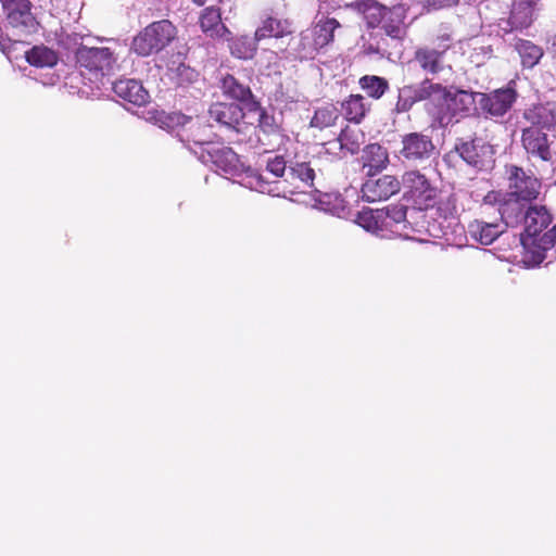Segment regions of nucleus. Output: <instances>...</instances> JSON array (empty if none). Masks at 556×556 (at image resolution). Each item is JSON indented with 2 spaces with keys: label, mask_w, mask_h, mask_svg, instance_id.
<instances>
[{
  "label": "nucleus",
  "mask_w": 556,
  "mask_h": 556,
  "mask_svg": "<svg viewBox=\"0 0 556 556\" xmlns=\"http://www.w3.org/2000/svg\"><path fill=\"white\" fill-rule=\"evenodd\" d=\"M455 153L477 172L489 170L494 164L493 146L483 138L457 139Z\"/></svg>",
  "instance_id": "9d476101"
},
{
  "label": "nucleus",
  "mask_w": 556,
  "mask_h": 556,
  "mask_svg": "<svg viewBox=\"0 0 556 556\" xmlns=\"http://www.w3.org/2000/svg\"><path fill=\"white\" fill-rule=\"evenodd\" d=\"M545 205L532 204L522 223L520 243L523 248L522 263L527 268L540 266L546 258V253L556 243V223Z\"/></svg>",
  "instance_id": "7ed1b4c3"
},
{
  "label": "nucleus",
  "mask_w": 556,
  "mask_h": 556,
  "mask_svg": "<svg viewBox=\"0 0 556 556\" xmlns=\"http://www.w3.org/2000/svg\"><path fill=\"white\" fill-rule=\"evenodd\" d=\"M555 185H556V180H555Z\"/></svg>",
  "instance_id": "3c124183"
},
{
  "label": "nucleus",
  "mask_w": 556,
  "mask_h": 556,
  "mask_svg": "<svg viewBox=\"0 0 556 556\" xmlns=\"http://www.w3.org/2000/svg\"><path fill=\"white\" fill-rule=\"evenodd\" d=\"M200 26L202 31L212 38H223L230 34L228 28L222 23L219 9L215 7H208L203 10L200 16Z\"/></svg>",
  "instance_id": "7c9ffc66"
},
{
  "label": "nucleus",
  "mask_w": 556,
  "mask_h": 556,
  "mask_svg": "<svg viewBox=\"0 0 556 556\" xmlns=\"http://www.w3.org/2000/svg\"><path fill=\"white\" fill-rule=\"evenodd\" d=\"M446 50L422 47L415 51L414 62L426 73L435 75L445 67L444 56Z\"/></svg>",
  "instance_id": "cd10ccee"
},
{
  "label": "nucleus",
  "mask_w": 556,
  "mask_h": 556,
  "mask_svg": "<svg viewBox=\"0 0 556 556\" xmlns=\"http://www.w3.org/2000/svg\"><path fill=\"white\" fill-rule=\"evenodd\" d=\"M186 52L185 46H181L176 56L173 55L167 63L166 75L170 83L177 88H188L199 79V73L182 61V58L186 56Z\"/></svg>",
  "instance_id": "6ab92c4d"
},
{
  "label": "nucleus",
  "mask_w": 556,
  "mask_h": 556,
  "mask_svg": "<svg viewBox=\"0 0 556 556\" xmlns=\"http://www.w3.org/2000/svg\"><path fill=\"white\" fill-rule=\"evenodd\" d=\"M315 205L319 211L331 214L332 216L342 217L346 214L348 206L340 193H321L315 190Z\"/></svg>",
  "instance_id": "f704fd0d"
},
{
  "label": "nucleus",
  "mask_w": 556,
  "mask_h": 556,
  "mask_svg": "<svg viewBox=\"0 0 556 556\" xmlns=\"http://www.w3.org/2000/svg\"><path fill=\"white\" fill-rule=\"evenodd\" d=\"M289 165L283 155L269 156L266 160V173L273 175L275 178H287Z\"/></svg>",
  "instance_id": "37998d69"
},
{
  "label": "nucleus",
  "mask_w": 556,
  "mask_h": 556,
  "mask_svg": "<svg viewBox=\"0 0 556 556\" xmlns=\"http://www.w3.org/2000/svg\"><path fill=\"white\" fill-rule=\"evenodd\" d=\"M5 21L15 35L27 36L38 29V22L31 13L29 0H0Z\"/></svg>",
  "instance_id": "f8f14e48"
},
{
  "label": "nucleus",
  "mask_w": 556,
  "mask_h": 556,
  "mask_svg": "<svg viewBox=\"0 0 556 556\" xmlns=\"http://www.w3.org/2000/svg\"><path fill=\"white\" fill-rule=\"evenodd\" d=\"M428 5L433 9L451 8L459 3V0H427Z\"/></svg>",
  "instance_id": "49530a36"
},
{
  "label": "nucleus",
  "mask_w": 556,
  "mask_h": 556,
  "mask_svg": "<svg viewBox=\"0 0 556 556\" xmlns=\"http://www.w3.org/2000/svg\"><path fill=\"white\" fill-rule=\"evenodd\" d=\"M531 205V203L505 193L502 199L498 200L497 207L504 227H520L527 217Z\"/></svg>",
  "instance_id": "aec40b11"
},
{
  "label": "nucleus",
  "mask_w": 556,
  "mask_h": 556,
  "mask_svg": "<svg viewBox=\"0 0 556 556\" xmlns=\"http://www.w3.org/2000/svg\"><path fill=\"white\" fill-rule=\"evenodd\" d=\"M407 12L408 7L404 3L387 7L375 1L365 10V18L368 27H380L394 47L401 48L408 28L405 23Z\"/></svg>",
  "instance_id": "39448f33"
},
{
  "label": "nucleus",
  "mask_w": 556,
  "mask_h": 556,
  "mask_svg": "<svg viewBox=\"0 0 556 556\" xmlns=\"http://www.w3.org/2000/svg\"><path fill=\"white\" fill-rule=\"evenodd\" d=\"M403 186L406 194L418 210H428L434 203L438 189L419 170H409L403 175Z\"/></svg>",
  "instance_id": "4468645a"
},
{
  "label": "nucleus",
  "mask_w": 556,
  "mask_h": 556,
  "mask_svg": "<svg viewBox=\"0 0 556 556\" xmlns=\"http://www.w3.org/2000/svg\"><path fill=\"white\" fill-rule=\"evenodd\" d=\"M288 34H291V24L288 20L266 16L254 35L258 41H262L268 38H281Z\"/></svg>",
  "instance_id": "473e14b6"
},
{
  "label": "nucleus",
  "mask_w": 556,
  "mask_h": 556,
  "mask_svg": "<svg viewBox=\"0 0 556 556\" xmlns=\"http://www.w3.org/2000/svg\"><path fill=\"white\" fill-rule=\"evenodd\" d=\"M504 231V226L496 223L476 220L469 224L468 233L477 242L483 245L492 244Z\"/></svg>",
  "instance_id": "2f4dec72"
},
{
  "label": "nucleus",
  "mask_w": 556,
  "mask_h": 556,
  "mask_svg": "<svg viewBox=\"0 0 556 556\" xmlns=\"http://www.w3.org/2000/svg\"><path fill=\"white\" fill-rule=\"evenodd\" d=\"M341 27L333 17L319 20L312 28L301 33L296 47L298 56L313 60L333 42L334 31Z\"/></svg>",
  "instance_id": "0eeeda50"
},
{
  "label": "nucleus",
  "mask_w": 556,
  "mask_h": 556,
  "mask_svg": "<svg viewBox=\"0 0 556 556\" xmlns=\"http://www.w3.org/2000/svg\"><path fill=\"white\" fill-rule=\"evenodd\" d=\"M452 157V152L450 154H446L444 157V161H448Z\"/></svg>",
  "instance_id": "09e8293b"
},
{
  "label": "nucleus",
  "mask_w": 556,
  "mask_h": 556,
  "mask_svg": "<svg viewBox=\"0 0 556 556\" xmlns=\"http://www.w3.org/2000/svg\"><path fill=\"white\" fill-rule=\"evenodd\" d=\"M341 110L349 122L359 124L366 116L368 108L365 104V98L363 96L351 94L341 103Z\"/></svg>",
  "instance_id": "4c0bfd02"
},
{
  "label": "nucleus",
  "mask_w": 556,
  "mask_h": 556,
  "mask_svg": "<svg viewBox=\"0 0 556 556\" xmlns=\"http://www.w3.org/2000/svg\"><path fill=\"white\" fill-rule=\"evenodd\" d=\"M192 151L201 163L213 165L216 170L233 178V181L241 186L261 193L280 195L279 181H269L260 170L245 166L231 148L214 144L206 152H199L197 149H192Z\"/></svg>",
  "instance_id": "f03ea898"
},
{
  "label": "nucleus",
  "mask_w": 556,
  "mask_h": 556,
  "mask_svg": "<svg viewBox=\"0 0 556 556\" xmlns=\"http://www.w3.org/2000/svg\"><path fill=\"white\" fill-rule=\"evenodd\" d=\"M418 102H424L426 113L440 127L468 116L476 109L473 91L443 86L429 78L399 88L395 110L406 113Z\"/></svg>",
  "instance_id": "f257e3e1"
},
{
  "label": "nucleus",
  "mask_w": 556,
  "mask_h": 556,
  "mask_svg": "<svg viewBox=\"0 0 556 556\" xmlns=\"http://www.w3.org/2000/svg\"><path fill=\"white\" fill-rule=\"evenodd\" d=\"M359 86L372 99H380L389 90V81L381 76L365 75L359 78Z\"/></svg>",
  "instance_id": "a19ab883"
},
{
  "label": "nucleus",
  "mask_w": 556,
  "mask_h": 556,
  "mask_svg": "<svg viewBox=\"0 0 556 556\" xmlns=\"http://www.w3.org/2000/svg\"><path fill=\"white\" fill-rule=\"evenodd\" d=\"M254 112L258 113L257 126L255 127V135L257 142L264 152H273L279 149L286 139L281 122L277 118L274 112L260 104V109Z\"/></svg>",
  "instance_id": "ddd939ff"
},
{
  "label": "nucleus",
  "mask_w": 556,
  "mask_h": 556,
  "mask_svg": "<svg viewBox=\"0 0 556 556\" xmlns=\"http://www.w3.org/2000/svg\"><path fill=\"white\" fill-rule=\"evenodd\" d=\"M510 46L518 53L523 68H533L544 55L543 48L528 39L514 38Z\"/></svg>",
  "instance_id": "c756f323"
},
{
  "label": "nucleus",
  "mask_w": 556,
  "mask_h": 556,
  "mask_svg": "<svg viewBox=\"0 0 556 556\" xmlns=\"http://www.w3.org/2000/svg\"><path fill=\"white\" fill-rule=\"evenodd\" d=\"M364 132L359 130L350 129L346 127L341 130L340 135L336 140L329 141L324 146L326 147L327 153L336 154V150H345L350 154L354 155L361 151V147L364 143Z\"/></svg>",
  "instance_id": "a878e982"
},
{
  "label": "nucleus",
  "mask_w": 556,
  "mask_h": 556,
  "mask_svg": "<svg viewBox=\"0 0 556 556\" xmlns=\"http://www.w3.org/2000/svg\"><path fill=\"white\" fill-rule=\"evenodd\" d=\"M367 178L362 185V199L372 203L386 201L401 190V181L394 175H366Z\"/></svg>",
  "instance_id": "f3484780"
},
{
  "label": "nucleus",
  "mask_w": 556,
  "mask_h": 556,
  "mask_svg": "<svg viewBox=\"0 0 556 556\" xmlns=\"http://www.w3.org/2000/svg\"><path fill=\"white\" fill-rule=\"evenodd\" d=\"M156 123L161 128L174 132L191 153L192 149L206 152L214 146L208 136L204 135L206 127L180 112H162L157 115Z\"/></svg>",
  "instance_id": "20e7f679"
},
{
  "label": "nucleus",
  "mask_w": 556,
  "mask_h": 556,
  "mask_svg": "<svg viewBox=\"0 0 556 556\" xmlns=\"http://www.w3.org/2000/svg\"><path fill=\"white\" fill-rule=\"evenodd\" d=\"M77 65L83 75H89V79L100 80L114 70L117 58L109 47H87L81 45L75 52Z\"/></svg>",
  "instance_id": "1a4fd4ad"
},
{
  "label": "nucleus",
  "mask_w": 556,
  "mask_h": 556,
  "mask_svg": "<svg viewBox=\"0 0 556 556\" xmlns=\"http://www.w3.org/2000/svg\"><path fill=\"white\" fill-rule=\"evenodd\" d=\"M427 216L429 217L427 231L431 237L444 239L448 244L456 247H463L467 242L465 227L460 224L459 217L450 219L434 214H427Z\"/></svg>",
  "instance_id": "dca6fc26"
},
{
  "label": "nucleus",
  "mask_w": 556,
  "mask_h": 556,
  "mask_svg": "<svg viewBox=\"0 0 556 556\" xmlns=\"http://www.w3.org/2000/svg\"><path fill=\"white\" fill-rule=\"evenodd\" d=\"M475 98L479 97V104L486 114L501 117L504 116L516 102L517 92L514 88L506 87L497 89L489 94L473 92ZM477 101V99H475Z\"/></svg>",
  "instance_id": "a211bd4d"
},
{
  "label": "nucleus",
  "mask_w": 556,
  "mask_h": 556,
  "mask_svg": "<svg viewBox=\"0 0 556 556\" xmlns=\"http://www.w3.org/2000/svg\"><path fill=\"white\" fill-rule=\"evenodd\" d=\"M112 90L116 97L137 106L149 102V92L141 81L134 78H121L112 81Z\"/></svg>",
  "instance_id": "5701e85b"
},
{
  "label": "nucleus",
  "mask_w": 556,
  "mask_h": 556,
  "mask_svg": "<svg viewBox=\"0 0 556 556\" xmlns=\"http://www.w3.org/2000/svg\"><path fill=\"white\" fill-rule=\"evenodd\" d=\"M362 161L366 175L380 174L389 164L388 150L379 143L367 144L363 149Z\"/></svg>",
  "instance_id": "c85d7f7f"
},
{
  "label": "nucleus",
  "mask_w": 556,
  "mask_h": 556,
  "mask_svg": "<svg viewBox=\"0 0 556 556\" xmlns=\"http://www.w3.org/2000/svg\"><path fill=\"white\" fill-rule=\"evenodd\" d=\"M400 159L410 165H422L434 159L437 148L432 137L421 131H412L402 136Z\"/></svg>",
  "instance_id": "9b49d317"
},
{
  "label": "nucleus",
  "mask_w": 556,
  "mask_h": 556,
  "mask_svg": "<svg viewBox=\"0 0 556 556\" xmlns=\"http://www.w3.org/2000/svg\"><path fill=\"white\" fill-rule=\"evenodd\" d=\"M176 36L177 29L170 21H156L132 38L130 51L139 56H150L169 47Z\"/></svg>",
  "instance_id": "423d86ee"
},
{
  "label": "nucleus",
  "mask_w": 556,
  "mask_h": 556,
  "mask_svg": "<svg viewBox=\"0 0 556 556\" xmlns=\"http://www.w3.org/2000/svg\"><path fill=\"white\" fill-rule=\"evenodd\" d=\"M380 211H382L383 232L389 231L397 237L408 238V231L412 229V226L407 219L406 205L391 204L380 208Z\"/></svg>",
  "instance_id": "4be33fe9"
},
{
  "label": "nucleus",
  "mask_w": 556,
  "mask_h": 556,
  "mask_svg": "<svg viewBox=\"0 0 556 556\" xmlns=\"http://www.w3.org/2000/svg\"><path fill=\"white\" fill-rule=\"evenodd\" d=\"M364 52L367 55H376L380 59L384 58L383 48L376 42V39L374 38L372 35H370L369 40L366 43H364Z\"/></svg>",
  "instance_id": "c03bdc74"
},
{
  "label": "nucleus",
  "mask_w": 556,
  "mask_h": 556,
  "mask_svg": "<svg viewBox=\"0 0 556 556\" xmlns=\"http://www.w3.org/2000/svg\"><path fill=\"white\" fill-rule=\"evenodd\" d=\"M193 3H195L197 5L201 7V5H204L206 0H192Z\"/></svg>",
  "instance_id": "de8ad7c7"
},
{
  "label": "nucleus",
  "mask_w": 556,
  "mask_h": 556,
  "mask_svg": "<svg viewBox=\"0 0 556 556\" xmlns=\"http://www.w3.org/2000/svg\"><path fill=\"white\" fill-rule=\"evenodd\" d=\"M381 216L382 211H380V208L363 211L357 215V223L366 231L384 237Z\"/></svg>",
  "instance_id": "79ce46f5"
},
{
  "label": "nucleus",
  "mask_w": 556,
  "mask_h": 556,
  "mask_svg": "<svg viewBox=\"0 0 556 556\" xmlns=\"http://www.w3.org/2000/svg\"><path fill=\"white\" fill-rule=\"evenodd\" d=\"M372 36L376 39V42L379 43V46L383 48L384 58L389 59L392 54L390 47L395 48L394 45L391 42V39L390 38L388 39L387 37H384L382 35H378V34L372 35Z\"/></svg>",
  "instance_id": "a18cd8bd"
},
{
  "label": "nucleus",
  "mask_w": 556,
  "mask_h": 556,
  "mask_svg": "<svg viewBox=\"0 0 556 556\" xmlns=\"http://www.w3.org/2000/svg\"><path fill=\"white\" fill-rule=\"evenodd\" d=\"M244 108L239 103H213L208 109L210 118L219 125L220 130L226 135L229 142H243L248 130L251 129L244 121Z\"/></svg>",
  "instance_id": "6e6552de"
},
{
  "label": "nucleus",
  "mask_w": 556,
  "mask_h": 556,
  "mask_svg": "<svg viewBox=\"0 0 556 556\" xmlns=\"http://www.w3.org/2000/svg\"><path fill=\"white\" fill-rule=\"evenodd\" d=\"M508 187L506 194L518 198L525 202L534 204L541 191V180L532 174H528L519 166H510L508 169Z\"/></svg>",
  "instance_id": "2eb2a0df"
},
{
  "label": "nucleus",
  "mask_w": 556,
  "mask_h": 556,
  "mask_svg": "<svg viewBox=\"0 0 556 556\" xmlns=\"http://www.w3.org/2000/svg\"><path fill=\"white\" fill-rule=\"evenodd\" d=\"M315 179V169L311 166L309 163H294L289 165V169L287 172V178L285 180H279L280 182V195L286 198V188H283L285 182H292L293 180H299L305 186L312 187ZM274 181H278L275 179Z\"/></svg>",
  "instance_id": "72a5a7b5"
},
{
  "label": "nucleus",
  "mask_w": 556,
  "mask_h": 556,
  "mask_svg": "<svg viewBox=\"0 0 556 556\" xmlns=\"http://www.w3.org/2000/svg\"><path fill=\"white\" fill-rule=\"evenodd\" d=\"M26 62L35 67H52L58 63L56 53L47 46H34L23 51Z\"/></svg>",
  "instance_id": "c9c22d12"
},
{
  "label": "nucleus",
  "mask_w": 556,
  "mask_h": 556,
  "mask_svg": "<svg viewBox=\"0 0 556 556\" xmlns=\"http://www.w3.org/2000/svg\"><path fill=\"white\" fill-rule=\"evenodd\" d=\"M256 36L254 37L242 35L229 40V50L232 56L240 60H250L252 59L257 50Z\"/></svg>",
  "instance_id": "e433bc0d"
},
{
  "label": "nucleus",
  "mask_w": 556,
  "mask_h": 556,
  "mask_svg": "<svg viewBox=\"0 0 556 556\" xmlns=\"http://www.w3.org/2000/svg\"><path fill=\"white\" fill-rule=\"evenodd\" d=\"M525 118L531 124L530 127H536L551 130L556 127V104L546 102L534 105L525 112Z\"/></svg>",
  "instance_id": "bb28decb"
},
{
  "label": "nucleus",
  "mask_w": 556,
  "mask_h": 556,
  "mask_svg": "<svg viewBox=\"0 0 556 556\" xmlns=\"http://www.w3.org/2000/svg\"><path fill=\"white\" fill-rule=\"evenodd\" d=\"M108 42H115L114 39H105Z\"/></svg>",
  "instance_id": "8fccbe9b"
},
{
  "label": "nucleus",
  "mask_w": 556,
  "mask_h": 556,
  "mask_svg": "<svg viewBox=\"0 0 556 556\" xmlns=\"http://www.w3.org/2000/svg\"><path fill=\"white\" fill-rule=\"evenodd\" d=\"M540 0H514L507 24L511 29L528 28L535 20Z\"/></svg>",
  "instance_id": "393cba45"
},
{
  "label": "nucleus",
  "mask_w": 556,
  "mask_h": 556,
  "mask_svg": "<svg viewBox=\"0 0 556 556\" xmlns=\"http://www.w3.org/2000/svg\"><path fill=\"white\" fill-rule=\"evenodd\" d=\"M339 118V111L333 104H325L315 109L309 127L324 130L333 126Z\"/></svg>",
  "instance_id": "ea45409f"
},
{
  "label": "nucleus",
  "mask_w": 556,
  "mask_h": 556,
  "mask_svg": "<svg viewBox=\"0 0 556 556\" xmlns=\"http://www.w3.org/2000/svg\"><path fill=\"white\" fill-rule=\"evenodd\" d=\"M521 141L528 154L545 162L552 159L547 135L541 129L536 127L525 128Z\"/></svg>",
  "instance_id": "b1692460"
},
{
  "label": "nucleus",
  "mask_w": 556,
  "mask_h": 556,
  "mask_svg": "<svg viewBox=\"0 0 556 556\" xmlns=\"http://www.w3.org/2000/svg\"><path fill=\"white\" fill-rule=\"evenodd\" d=\"M428 214L437 216L459 217V208L457 205V195L455 193H447L440 195L439 200L428 207Z\"/></svg>",
  "instance_id": "58836bf2"
},
{
  "label": "nucleus",
  "mask_w": 556,
  "mask_h": 556,
  "mask_svg": "<svg viewBox=\"0 0 556 556\" xmlns=\"http://www.w3.org/2000/svg\"><path fill=\"white\" fill-rule=\"evenodd\" d=\"M220 88L223 93L248 111H255L260 109V101L252 93L250 86L241 83L232 75H226L220 80Z\"/></svg>",
  "instance_id": "412c9836"
}]
</instances>
